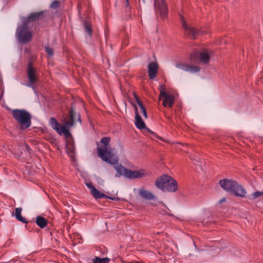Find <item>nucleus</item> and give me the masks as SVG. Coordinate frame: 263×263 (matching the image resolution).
<instances>
[{
  "label": "nucleus",
  "instance_id": "1",
  "mask_svg": "<svg viewBox=\"0 0 263 263\" xmlns=\"http://www.w3.org/2000/svg\"><path fill=\"white\" fill-rule=\"evenodd\" d=\"M110 139L109 137H103L101 140V145L98 144L97 154L98 156L104 161L114 165V169L117 173L115 177H120L123 175L125 177L126 168L120 164H118V157L115 154L114 149H111L109 145Z\"/></svg>",
  "mask_w": 263,
  "mask_h": 263
},
{
  "label": "nucleus",
  "instance_id": "2",
  "mask_svg": "<svg viewBox=\"0 0 263 263\" xmlns=\"http://www.w3.org/2000/svg\"><path fill=\"white\" fill-rule=\"evenodd\" d=\"M69 121H65L63 125H61L54 118H51L49 120V124L60 135H64L66 138L71 137L69 128L73 126L77 119L80 123L81 120L80 115L77 114L73 108H71L69 111Z\"/></svg>",
  "mask_w": 263,
  "mask_h": 263
},
{
  "label": "nucleus",
  "instance_id": "3",
  "mask_svg": "<svg viewBox=\"0 0 263 263\" xmlns=\"http://www.w3.org/2000/svg\"><path fill=\"white\" fill-rule=\"evenodd\" d=\"M219 184L225 191L236 196L245 197L247 194L245 189L235 181L224 179L219 181Z\"/></svg>",
  "mask_w": 263,
  "mask_h": 263
},
{
  "label": "nucleus",
  "instance_id": "4",
  "mask_svg": "<svg viewBox=\"0 0 263 263\" xmlns=\"http://www.w3.org/2000/svg\"><path fill=\"white\" fill-rule=\"evenodd\" d=\"M13 117L22 130H25L31 125V115L25 109H15L12 111Z\"/></svg>",
  "mask_w": 263,
  "mask_h": 263
},
{
  "label": "nucleus",
  "instance_id": "5",
  "mask_svg": "<svg viewBox=\"0 0 263 263\" xmlns=\"http://www.w3.org/2000/svg\"><path fill=\"white\" fill-rule=\"evenodd\" d=\"M156 186L164 192H175L178 189L177 181L172 177L163 175L155 181Z\"/></svg>",
  "mask_w": 263,
  "mask_h": 263
},
{
  "label": "nucleus",
  "instance_id": "6",
  "mask_svg": "<svg viewBox=\"0 0 263 263\" xmlns=\"http://www.w3.org/2000/svg\"><path fill=\"white\" fill-rule=\"evenodd\" d=\"M16 36L21 43L27 44L31 40L32 33L25 23L17 27L16 31Z\"/></svg>",
  "mask_w": 263,
  "mask_h": 263
},
{
  "label": "nucleus",
  "instance_id": "7",
  "mask_svg": "<svg viewBox=\"0 0 263 263\" xmlns=\"http://www.w3.org/2000/svg\"><path fill=\"white\" fill-rule=\"evenodd\" d=\"M211 57L210 52L207 50L194 51L190 56V60L192 62L208 64Z\"/></svg>",
  "mask_w": 263,
  "mask_h": 263
},
{
  "label": "nucleus",
  "instance_id": "8",
  "mask_svg": "<svg viewBox=\"0 0 263 263\" xmlns=\"http://www.w3.org/2000/svg\"><path fill=\"white\" fill-rule=\"evenodd\" d=\"M27 76L28 79V83L27 86L32 88H35L34 85L38 82V74L37 69L33 66L31 61H29L27 68Z\"/></svg>",
  "mask_w": 263,
  "mask_h": 263
},
{
  "label": "nucleus",
  "instance_id": "9",
  "mask_svg": "<svg viewBox=\"0 0 263 263\" xmlns=\"http://www.w3.org/2000/svg\"><path fill=\"white\" fill-rule=\"evenodd\" d=\"M180 21L185 33L191 39H195L198 35L202 33V32L195 29L194 27L189 26L182 15L180 16Z\"/></svg>",
  "mask_w": 263,
  "mask_h": 263
},
{
  "label": "nucleus",
  "instance_id": "10",
  "mask_svg": "<svg viewBox=\"0 0 263 263\" xmlns=\"http://www.w3.org/2000/svg\"><path fill=\"white\" fill-rule=\"evenodd\" d=\"M154 7L156 14H159L162 17L167 15L168 9L164 0H155Z\"/></svg>",
  "mask_w": 263,
  "mask_h": 263
},
{
  "label": "nucleus",
  "instance_id": "11",
  "mask_svg": "<svg viewBox=\"0 0 263 263\" xmlns=\"http://www.w3.org/2000/svg\"><path fill=\"white\" fill-rule=\"evenodd\" d=\"M150 174L149 172L144 169L137 171L127 169V170H126L125 177L129 179L140 178L149 176Z\"/></svg>",
  "mask_w": 263,
  "mask_h": 263
},
{
  "label": "nucleus",
  "instance_id": "12",
  "mask_svg": "<svg viewBox=\"0 0 263 263\" xmlns=\"http://www.w3.org/2000/svg\"><path fill=\"white\" fill-rule=\"evenodd\" d=\"M160 98L163 97V105L164 107H172L174 102V97L173 96L166 93L164 91L163 85L160 86Z\"/></svg>",
  "mask_w": 263,
  "mask_h": 263
},
{
  "label": "nucleus",
  "instance_id": "13",
  "mask_svg": "<svg viewBox=\"0 0 263 263\" xmlns=\"http://www.w3.org/2000/svg\"><path fill=\"white\" fill-rule=\"evenodd\" d=\"M135 125L137 128L140 129H145L146 131L153 135L154 136H156L155 134L149 128L146 127L144 122L143 121L141 117L139 115L138 111L137 110V107L136 106L135 107Z\"/></svg>",
  "mask_w": 263,
  "mask_h": 263
},
{
  "label": "nucleus",
  "instance_id": "14",
  "mask_svg": "<svg viewBox=\"0 0 263 263\" xmlns=\"http://www.w3.org/2000/svg\"><path fill=\"white\" fill-rule=\"evenodd\" d=\"M176 67L191 73L197 72L200 69V68L198 66L192 65L185 63H177L176 65Z\"/></svg>",
  "mask_w": 263,
  "mask_h": 263
},
{
  "label": "nucleus",
  "instance_id": "15",
  "mask_svg": "<svg viewBox=\"0 0 263 263\" xmlns=\"http://www.w3.org/2000/svg\"><path fill=\"white\" fill-rule=\"evenodd\" d=\"M158 65L154 62L151 63L148 66V72L149 78L152 80L154 79L158 71Z\"/></svg>",
  "mask_w": 263,
  "mask_h": 263
},
{
  "label": "nucleus",
  "instance_id": "16",
  "mask_svg": "<svg viewBox=\"0 0 263 263\" xmlns=\"http://www.w3.org/2000/svg\"><path fill=\"white\" fill-rule=\"evenodd\" d=\"M139 194L142 198L146 200H150L156 199L155 196L152 193L144 189H140L139 191Z\"/></svg>",
  "mask_w": 263,
  "mask_h": 263
},
{
  "label": "nucleus",
  "instance_id": "17",
  "mask_svg": "<svg viewBox=\"0 0 263 263\" xmlns=\"http://www.w3.org/2000/svg\"><path fill=\"white\" fill-rule=\"evenodd\" d=\"M91 193L93 196L96 199H101L103 198H105L107 199H110L111 200H114L115 198L110 197H108L103 193H101L100 191L96 189L95 186H92V191H91Z\"/></svg>",
  "mask_w": 263,
  "mask_h": 263
},
{
  "label": "nucleus",
  "instance_id": "18",
  "mask_svg": "<svg viewBox=\"0 0 263 263\" xmlns=\"http://www.w3.org/2000/svg\"><path fill=\"white\" fill-rule=\"evenodd\" d=\"M35 223L40 228L43 229L47 226L48 221L44 217L38 216L36 218Z\"/></svg>",
  "mask_w": 263,
  "mask_h": 263
},
{
  "label": "nucleus",
  "instance_id": "19",
  "mask_svg": "<svg viewBox=\"0 0 263 263\" xmlns=\"http://www.w3.org/2000/svg\"><path fill=\"white\" fill-rule=\"evenodd\" d=\"M43 12L31 13L26 18V22H33L38 19L42 14Z\"/></svg>",
  "mask_w": 263,
  "mask_h": 263
},
{
  "label": "nucleus",
  "instance_id": "20",
  "mask_svg": "<svg viewBox=\"0 0 263 263\" xmlns=\"http://www.w3.org/2000/svg\"><path fill=\"white\" fill-rule=\"evenodd\" d=\"M22 208H17L15 209V218L18 221L26 223H27V220L25 218L22 216L21 215V212H22Z\"/></svg>",
  "mask_w": 263,
  "mask_h": 263
},
{
  "label": "nucleus",
  "instance_id": "21",
  "mask_svg": "<svg viewBox=\"0 0 263 263\" xmlns=\"http://www.w3.org/2000/svg\"><path fill=\"white\" fill-rule=\"evenodd\" d=\"M137 102L140 107L141 112H142L143 114L144 118H147V116L146 110V109L145 108V107H144V106L143 105L142 103L138 99H137Z\"/></svg>",
  "mask_w": 263,
  "mask_h": 263
},
{
  "label": "nucleus",
  "instance_id": "22",
  "mask_svg": "<svg viewBox=\"0 0 263 263\" xmlns=\"http://www.w3.org/2000/svg\"><path fill=\"white\" fill-rule=\"evenodd\" d=\"M84 27L85 31L88 33V34L89 36H91L92 33L91 25L88 23H85L84 25Z\"/></svg>",
  "mask_w": 263,
  "mask_h": 263
},
{
  "label": "nucleus",
  "instance_id": "23",
  "mask_svg": "<svg viewBox=\"0 0 263 263\" xmlns=\"http://www.w3.org/2000/svg\"><path fill=\"white\" fill-rule=\"evenodd\" d=\"M60 2L59 1H54L50 6V8L52 9H57L60 7Z\"/></svg>",
  "mask_w": 263,
  "mask_h": 263
},
{
  "label": "nucleus",
  "instance_id": "24",
  "mask_svg": "<svg viewBox=\"0 0 263 263\" xmlns=\"http://www.w3.org/2000/svg\"><path fill=\"white\" fill-rule=\"evenodd\" d=\"M263 195V192L260 191H256L253 193L252 196L253 198H250V199H254L256 198L260 197V196Z\"/></svg>",
  "mask_w": 263,
  "mask_h": 263
},
{
  "label": "nucleus",
  "instance_id": "25",
  "mask_svg": "<svg viewBox=\"0 0 263 263\" xmlns=\"http://www.w3.org/2000/svg\"><path fill=\"white\" fill-rule=\"evenodd\" d=\"M45 51L50 57L52 56L53 54V50L52 48L49 47H45Z\"/></svg>",
  "mask_w": 263,
  "mask_h": 263
},
{
  "label": "nucleus",
  "instance_id": "26",
  "mask_svg": "<svg viewBox=\"0 0 263 263\" xmlns=\"http://www.w3.org/2000/svg\"><path fill=\"white\" fill-rule=\"evenodd\" d=\"M67 152L68 154L71 153L73 154L74 153V148L73 146H72V147H67Z\"/></svg>",
  "mask_w": 263,
  "mask_h": 263
},
{
  "label": "nucleus",
  "instance_id": "27",
  "mask_svg": "<svg viewBox=\"0 0 263 263\" xmlns=\"http://www.w3.org/2000/svg\"><path fill=\"white\" fill-rule=\"evenodd\" d=\"M86 185L87 187L91 189V191H92V186H93L91 183H87Z\"/></svg>",
  "mask_w": 263,
  "mask_h": 263
},
{
  "label": "nucleus",
  "instance_id": "28",
  "mask_svg": "<svg viewBox=\"0 0 263 263\" xmlns=\"http://www.w3.org/2000/svg\"><path fill=\"white\" fill-rule=\"evenodd\" d=\"M129 5V0H126V5L125 6L127 7Z\"/></svg>",
  "mask_w": 263,
  "mask_h": 263
},
{
  "label": "nucleus",
  "instance_id": "29",
  "mask_svg": "<svg viewBox=\"0 0 263 263\" xmlns=\"http://www.w3.org/2000/svg\"><path fill=\"white\" fill-rule=\"evenodd\" d=\"M225 200H226V199L224 198H223V199L220 200V202H224V201H225Z\"/></svg>",
  "mask_w": 263,
  "mask_h": 263
},
{
  "label": "nucleus",
  "instance_id": "30",
  "mask_svg": "<svg viewBox=\"0 0 263 263\" xmlns=\"http://www.w3.org/2000/svg\"><path fill=\"white\" fill-rule=\"evenodd\" d=\"M123 263H139V262H136V261H135V262H134V261H130V262H123Z\"/></svg>",
  "mask_w": 263,
  "mask_h": 263
}]
</instances>
